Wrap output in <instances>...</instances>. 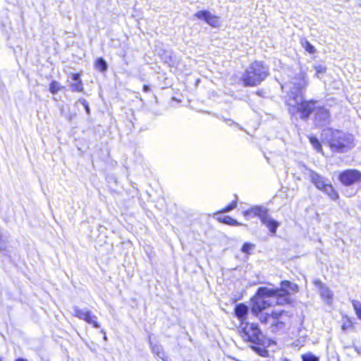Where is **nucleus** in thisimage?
I'll list each match as a JSON object with an SVG mask.
<instances>
[{
    "instance_id": "f257e3e1",
    "label": "nucleus",
    "mask_w": 361,
    "mask_h": 361,
    "mask_svg": "<svg viewBox=\"0 0 361 361\" xmlns=\"http://www.w3.org/2000/svg\"><path fill=\"white\" fill-rule=\"evenodd\" d=\"M290 80L281 85V87L288 89L285 97V103L288 106V113L294 116L300 114L302 121H307L310 115L315 111L314 123L317 127H324L330 124L331 118L329 110L324 106H317V101L304 99L303 92L307 86L305 73L300 71L288 75Z\"/></svg>"
},
{
    "instance_id": "f03ea898",
    "label": "nucleus",
    "mask_w": 361,
    "mask_h": 361,
    "mask_svg": "<svg viewBox=\"0 0 361 361\" xmlns=\"http://www.w3.org/2000/svg\"><path fill=\"white\" fill-rule=\"evenodd\" d=\"M322 136L323 141L326 142L331 150L335 153H345L355 147L353 135L340 130L325 129Z\"/></svg>"
},
{
    "instance_id": "7ed1b4c3",
    "label": "nucleus",
    "mask_w": 361,
    "mask_h": 361,
    "mask_svg": "<svg viewBox=\"0 0 361 361\" xmlns=\"http://www.w3.org/2000/svg\"><path fill=\"white\" fill-rule=\"evenodd\" d=\"M269 74V67L262 61H255L242 75V81L245 87L257 86L264 81Z\"/></svg>"
},
{
    "instance_id": "20e7f679",
    "label": "nucleus",
    "mask_w": 361,
    "mask_h": 361,
    "mask_svg": "<svg viewBox=\"0 0 361 361\" xmlns=\"http://www.w3.org/2000/svg\"><path fill=\"white\" fill-rule=\"evenodd\" d=\"M274 288L267 287H259L255 295L251 298V312L253 314H258L271 306L272 302L269 298L275 296Z\"/></svg>"
},
{
    "instance_id": "39448f33",
    "label": "nucleus",
    "mask_w": 361,
    "mask_h": 361,
    "mask_svg": "<svg viewBox=\"0 0 361 361\" xmlns=\"http://www.w3.org/2000/svg\"><path fill=\"white\" fill-rule=\"evenodd\" d=\"M251 214H253L254 216L259 217L261 223L269 229L271 235H276L280 223L271 217L266 207L263 206H255L243 212V215L245 217Z\"/></svg>"
},
{
    "instance_id": "423d86ee",
    "label": "nucleus",
    "mask_w": 361,
    "mask_h": 361,
    "mask_svg": "<svg viewBox=\"0 0 361 361\" xmlns=\"http://www.w3.org/2000/svg\"><path fill=\"white\" fill-rule=\"evenodd\" d=\"M308 176L311 182L318 190L326 193L332 200H336L338 198V192L324 177L312 169H308Z\"/></svg>"
},
{
    "instance_id": "0eeeda50",
    "label": "nucleus",
    "mask_w": 361,
    "mask_h": 361,
    "mask_svg": "<svg viewBox=\"0 0 361 361\" xmlns=\"http://www.w3.org/2000/svg\"><path fill=\"white\" fill-rule=\"evenodd\" d=\"M298 286L291 283L289 281H283L281 282V288L274 289V294L277 297L276 302L279 304L289 303L290 291L297 293L298 291Z\"/></svg>"
},
{
    "instance_id": "6e6552de",
    "label": "nucleus",
    "mask_w": 361,
    "mask_h": 361,
    "mask_svg": "<svg viewBox=\"0 0 361 361\" xmlns=\"http://www.w3.org/2000/svg\"><path fill=\"white\" fill-rule=\"evenodd\" d=\"M244 337L248 341L255 344H262L264 336L259 329L258 324L255 323L246 322L243 326H240Z\"/></svg>"
},
{
    "instance_id": "1a4fd4ad",
    "label": "nucleus",
    "mask_w": 361,
    "mask_h": 361,
    "mask_svg": "<svg viewBox=\"0 0 361 361\" xmlns=\"http://www.w3.org/2000/svg\"><path fill=\"white\" fill-rule=\"evenodd\" d=\"M338 179L345 186H350L361 181V172L356 169H346L340 173Z\"/></svg>"
},
{
    "instance_id": "9d476101",
    "label": "nucleus",
    "mask_w": 361,
    "mask_h": 361,
    "mask_svg": "<svg viewBox=\"0 0 361 361\" xmlns=\"http://www.w3.org/2000/svg\"><path fill=\"white\" fill-rule=\"evenodd\" d=\"M72 314L74 317L92 324L94 328L98 329L100 327V324L97 321V316L92 314V312L87 308L80 309L78 307L74 306L73 307Z\"/></svg>"
},
{
    "instance_id": "9b49d317",
    "label": "nucleus",
    "mask_w": 361,
    "mask_h": 361,
    "mask_svg": "<svg viewBox=\"0 0 361 361\" xmlns=\"http://www.w3.org/2000/svg\"><path fill=\"white\" fill-rule=\"evenodd\" d=\"M194 16L197 19L203 20L213 27H217L220 25V18L207 10L199 11L194 14Z\"/></svg>"
},
{
    "instance_id": "f8f14e48",
    "label": "nucleus",
    "mask_w": 361,
    "mask_h": 361,
    "mask_svg": "<svg viewBox=\"0 0 361 361\" xmlns=\"http://www.w3.org/2000/svg\"><path fill=\"white\" fill-rule=\"evenodd\" d=\"M314 286L318 289L321 298L327 303L331 304L333 299V293L330 288L320 279H315L313 281Z\"/></svg>"
},
{
    "instance_id": "ddd939ff",
    "label": "nucleus",
    "mask_w": 361,
    "mask_h": 361,
    "mask_svg": "<svg viewBox=\"0 0 361 361\" xmlns=\"http://www.w3.org/2000/svg\"><path fill=\"white\" fill-rule=\"evenodd\" d=\"M249 312V307L244 303H239L235 307V314L236 317L241 322L240 326H243L246 322L247 316Z\"/></svg>"
},
{
    "instance_id": "4468645a",
    "label": "nucleus",
    "mask_w": 361,
    "mask_h": 361,
    "mask_svg": "<svg viewBox=\"0 0 361 361\" xmlns=\"http://www.w3.org/2000/svg\"><path fill=\"white\" fill-rule=\"evenodd\" d=\"M71 78L72 82L71 83V88L73 92H82L84 90L82 82L80 79L79 73H72Z\"/></svg>"
},
{
    "instance_id": "2eb2a0df",
    "label": "nucleus",
    "mask_w": 361,
    "mask_h": 361,
    "mask_svg": "<svg viewBox=\"0 0 361 361\" xmlns=\"http://www.w3.org/2000/svg\"><path fill=\"white\" fill-rule=\"evenodd\" d=\"M149 345L151 346L152 351L154 354L157 355L161 360H164V352L161 345L158 344H153L149 340Z\"/></svg>"
},
{
    "instance_id": "dca6fc26",
    "label": "nucleus",
    "mask_w": 361,
    "mask_h": 361,
    "mask_svg": "<svg viewBox=\"0 0 361 361\" xmlns=\"http://www.w3.org/2000/svg\"><path fill=\"white\" fill-rule=\"evenodd\" d=\"M94 66L96 69L102 73L106 72L108 69V64L102 57L97 59L94 63Z\"/></svg>"
},
{
    "instance_id": "f3484780",
    "label": "nucleus",
    "mask_w": 361,
    "mask_h": 361,
    "mask_svg": "<svg viewBox=\"0 0 361 361\" xmlns=\"http://www.w3.org/2000/svg\"><path fill=\"white\" fill-rule=\"evenodd\" d=\"M219 221L225 224L231 225V226H240L242 224L238 222L235 219L231 218L229 216H224L223 217H219Z\"/></svg>"
},
{
    "instance_id": "a211bd4d",
    "label": "nucleus",
    "mask_w": 361,
    "mask_h": 361,
    "mask_svg": "<svg viewBox=\"0 0 361 361\" xmlns=\"http://www.w3.org/2000/svg\"><path fill=\"white\" fill-rule=\"evenodd\" d=\"M301 44L302 47L310 54H314L316 52L314 47L312 44H311L307 39H302L301 40Z\"/></svg>"
},
{
    "instance_id": "6ab92c4d",
    "label": "nucleus",
    "mask_w": 361,
    "mask_h": 361,
    "mask_svg": "<svg viewBox=\"0 0 361 361\" xmlns=\"http://www.w3.org/2000/svg\"><path fill=\"white\" fill-rule=\"evenodd\" d=\"M254 315L259 318L262 324H267L270 322V319L271 318V314L263 312H261V313H259L258 314Z\"/></svg>"
},
{
    "instance_id": "aec40b11",
    "label": "nucleus",
    "mask_w": 361,
    "mask_h": 361,
    "mask_svg": "<svg viewBox=\"0 0 361 361\" xmlns=\"http://www.w3.org/2000/svg\"><path fill=\"white\" fill-rule=\"evenodd\" d=\"M282 312H271V318L270 319V324L271 328L275 326L280 321L279 317L281 315Z\"/></svg>"
},
{
    "instance_id": "412c9836",
    "label": "nucleus",
    "mask_w": 361,
    "mask_h": 361,
    "mask_svg": "<svg viewBox=\"0 0 361 361\" xmlns=\"http://www.w3.org/2000/svg\"><path fill=\"white\" fill-rule=\"evenodd\" d=\"M61 87L59 82H58L56 80H53L50 83L49 91L53 94H56L61 90Z\"/></svg>"
},
{
    "instance_id": "4be33fe9",
    "label": "nucleus",
    "mask_w": 361,
    "mask_h": 361,
    "mask_svg": "<svg viewBox=\"0 0 361 361\" xmlns=\"http://www.w3.org/2000/svg\"><path fill=\"white\" fill-rule=\"evenodd\" d=\"M310 142L317 152H320L322 150V145H321L319 140L316 137H313V136L310 137Z\"/></svg>"
},
{
    "instance_id": "5701e85b",
    "label": "nucleus",
    "mask_w": 361,
    "mask_h": 361,
    "mask_svg": "<svg viewBox=\"0 0 361 361\" xmlns=\"http://www.w3.org/2000/svg\"><path fill=\"white\" fill-rule=\"evenodd\" d=\"M302 361H319V357L314 355V354L309 353L302 355Z\"/></svg>"
},
{
    "instance_id": "b1692460",
    "label": "nucleus",
    "mask_w": 361,
    "mask_h": 361,
    "mask_svg": "<svg viewBox=\"0 0 361 361\" xmlns=\"http://www.w3.org/2000/svg\"><path fill=\"white\" fill-rule=\"evenodd\" d=\"M352 305L357 317H361V303L357 300H353L352 301Z\"/></svg>"
},
{
    "instance_id": "393cba45",
    "label": "nucleus",
    "mask_w": 361,
    "mask_h": 361,
    "mask_svg": "<svg viewBox=\"0 0 361 361\" xmlns=\"http://www.w3.org/2000/svg\"><path fill=\"white\" fill-rule=\"evenodd\" d=\"M353 327V322L351 319L348 317H346L345 320L343 321L341 328L343 331H347L350 329V328Z\"/></svg>"
},
{
    "instance_id": "a878e982",
    "label": "nucleus",
    "mask_w": 361,
    "mask_h": 361,
    "mask_svg": "<svg viewBox=\"0 0 361 361\" xmlns=\"http://www.w3.org/2000/svg\"><path fill=\"white\" fill-rule=\"evenodd\" d=\"M314 70L316 71V76L317 78H320V74H324L326 71V67L323 65H317L314 66Z\"/></svg>"
},
{
    "instance_id": "bb28decb",
    "label": "nucleus",
    "mask_w": 361,
    "mask_h": 361,
    "mask_svg": "<svg viewBox=\"0 0 361 361\" xmlns=\"http://www.w3.org/2000/svg\"><path fill=\"white\" fill-rule=\"evenodd\" d=\"M255 247V245L250 243H245L241 247V251L244 253L248 254L250 250Z\"/></svg>"
},
{
    "instance_id": "cd10ccee",
    "label": "nucleus",
    "mask_w": 361,
    "mask_h": 361,
    "mask_svg": "<svg viewBox=\"0 0 361 361\" xmlns=\"http://www.w3.org/2000/svg\"><path fill=\"white\" fill-rule=\"evenodd\" d=\"M78 102H80L84 106L87 114L90 115V108L89 104L86 101V99L81 98L78 100Z\"/></svg>"
},
{
    "instance_id": "c85d7f7f",
    "label": "nucleus",
    "mask_w": 361,
    "mask_h": 361,
    "mask_svg": "<svg viewBox=\"0 0 361 361\" xmlns=\"http://www.w3.org/2000/svg\"><path fill=\"white\" fill-rule=\"evenodd\" d=\"M237 206V202L235 200V201H233L231 204H229L228 205H227L224 209H223V212H228L230 211H231L232 209H235Z\"/></svg>"
},
{
    "instance_id": "c756f323",
    "label": "nucleus",
    "mask_w": 361,
    "mask_h": 361,
    "mask_svg": "<svg viewBox=\"0 0 361 361\" xmlns=\"http://www.w3.org/2000/svg\"><path fill=\"white\" fill-rule=\"evenodd\" d=\"M224 121L226 122V123L229 126H231L233 125H235L236 127H238L239 129L240 130H243V128L240 126V125L237 123H235V121H233V120L231 119H228V118H224Z\"/></svg>"
},
{
    "instance_id": "7c9ffc66",
    "label": "nucleus",
    "mask_w": 361,
    "mask_h": 361,
    "mask_svg": "<svg viewBox=\"0 0 361 361\" xmlns=\"http://www.w3.org/2000/svg\"><path fill=\"white\" fill-rule=\"evenodd\" d=\"M284 326H285L284 322L280 321L275 326H274L272 328V331L275 332L277 330H281V329H283Z\"/></svg>"
},
{
    "instance_id": "2f4dec72",
    "label": "nucleus",
    "mask_w": 361,
    "mask_h": 361,
    "mask_svg": "<svg viewBox=\"0 0 361 361\" xmlns=\"http://www.w3.org/2000/svg\"><path fill=\"white\" fill-rule=\"evenodd\" d=\"M142 90H143V91H144L145 92H148L150 90V87H149V85H145L143 86Z\"/></svg>"
},
{
    "instance_id": "473e14b6",
    "label": "nucleus",
    "mask_w": 361,
    "mask_h": 361,
    "mask_svg": "<svg viewBox=\"0 0 361 361\" xmlns=\"http://www.w3.org/2000/svg\"><path fill=\"white\" fill-rule=\"evenodd\" d=\"M354 349L358 354L361 355V347L354 346Z\"/></svg>"
},
{
    "instance_id": "72a5a7b5",
    "label": "nucleus",
    "mask_w": 361,
    "mask_h": 361,
    "mask_svg": "<svg viewBox=\"0 0 361 361\" xmlns=\"http://www.w3.org/2000/svg\"><path fill=\"white\" fill-rule=\"evenodd\" d=\"M16 361H27V360L26 359L19 357V358L16 359Z\"/></svg>"
},
{
    "instance_id": "f704fd0d",
    "label": "nucleus",
    "mask_w": 361,
    "mask_h": 361,
    "mask_svg": "<svg viewBox=\"0 0 361 361\" xmlns=\"http://www.w3.org/2000/svg\"><path fill=\"white\" fill-rule=\"evenodd\" d=\"M102 332L104 334V340L106 341L107 340V337L106 336V333L104 331V330H102Z\"/></svg>"
},
{
    "instance_id": "c9c22d12",
    "label": "nucleus",
    "mask_w": 361,
    "mask_h": 361,
    "mask_svg": "<svg viewBox=\"0 0 361 361\" xmlns=\"http://www.w3.org/2000/svg\"><path fill=\"white\" fill-rule=\"evenodd\" d=\"M0 250H4L1 243H0Z\"/></svg>"
},
{
    "instance_id": "e433bc0d",
    "label": "nucleus",
    "mask_w": 361,
    "mask_h": 361,
    "mask_svg": "<svg viewBox=\"0 0 361 361\" xmlns=\"http://www.w3.org/2000/svg\"><path fill=\"white\" fill-rule=\"evenodd\" d=\"M283 361H290V360H288V359H285V360H283Z\"/></svg>"
},
{
    "instance_id": "4c0bfd02",
    "label": "nucleus",
    "mask_w": 361,
    "mask_h": 361,
    "mask_svg": "<svg viewBox=\"0 0 361 361\" xmlns=\"http://www.w3.org/2000/svg\"><path fill=\"white\" fill-rule=\"evenodd\" d=\"M0 361H2V360L0 359Z\"/></svg>"
}]
</instances>
